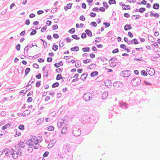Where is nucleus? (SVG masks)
<instances>
[{"label":"nucleus","instance_id":"680f3d73","mask_svg":"<svg viewBox=\"0 0 160 160\" xmlns=\"http://www.w3.org/2000/svg\"><path fill=\"white\" fill-rule=\"evenodd\" d=\"M90 16L91 17L93 18L96 16V14L95 12H91L90 13Z\"/></svg>","mask_w":160,"mask_h":160},{"label":"nucleus","instance_id":"20e7f679","mask_svg":"<svg viewBox=\"0 0 160 160\" xmlns=\"http://www.w3.org/2000/svg\"><path fill=\"white\" fill-rule=\"evenodd\" d=\"M63 151L66 154L68 153L71 151L70 146L69 144H65L63 146Z\"/></svg>","mask_w":160,"mask_h":160},{"label":"nucleus","instance_id":"69168bd1","mask_svg":"<svg viewBox=\"0 0 160 160\" xmlns=\"http://www.w3.org/2000/svg\"><path fill=\"white\" fill-rule=\"evenodd\" d=\"M119 52V49L118 48H117L114 49L112 51V53H118Z\"/></svg>","mask_w":160,"mask_h":160},{"label":"nucleus","instance_id":"bb28decb","mask_svg":"<svg viewBox=\"0 0 160 160\" xmlns=\"http://www.w3.org/2000/svg\"><path fill=\"white\" fill-rule=\"evenodd\" d=\"M30 71V68H27L25 70V76L24 77V78H25V76H27L28 74L29 73V72Z\"/></svg>","mask_w":160,"mask_h":160},{"label":"nucleus","instance_id":"4468645a","mask_svg":"<svg viewBox=\"0 0 160 160\" xmlns=\"http://www.w3.org/2000/svg\"><path fill=\"white\" fill-rule=\"evenodd\" d=\"M86 34H87L89 37H91L92 36V34L91 31L89 29H87L85 31Z\"/></svg>","mask_w":160,"mask_h":160},{"label":"nucleus","instance_id":"5fc2aeb1","mask_svg":"<svg viewBox=\"0 0 160 160\" xmlns=\"http://www.w3.org/2000/svg\"><path fill=\"white\" fill-rule=\"evenodd\" d=\"M41 84V81H38L36 84V87H39L40 86Z\"/></svg>","mask_w":160,"mask_h":160},{"label":"nucleus","instance_id":"774afa93","mask_svg":"<svg viewBox=\"0 0 160 160\" xmlns=\"http://www.w3.org/2000/svg\"><path fill=\"white\" fill-rule=\"evenodd\" d=\"M49 154V152L48 151H46L43 154L44 157H47Z\"/></svg>","mask_w":160,"mask_h":160},{"label":"nucleus","instance_id":"f03ea898","mask_svg":"<svg viewBox=\"0 0 160 160\" xmlns=\"http://www.w3.org/2000/svg\"><path fill=\"white\" fill-rule=\"evenodd\" d=\"M141 82V79L138 77L134 78L131 81V83L134 86H136L140 84Z\"/></svg>","mask_w":160,"mask_h":160},{"label":"nucleus","instance_id":"864d4df0","mask_svg":"<svg viewBox=\"0 0 160 160\" xmlns=\"http://www.w3.org/2000/svg\"><path fill=\"white\" fill-rule=\"evenodd\" d=\"M34 46H35L36 47H37V45H36V44L35 43H32L31 45H28V47H29V48H31L33 47Z\"/></svg>","mask_w":160,"mask_h":160},{"label":"nucleus","instance_id":"c85d7f7f","mask_svg":"<svg viewBox=\"0 0 160 160\" xmlns=\"http://www.w3.org/2000/svg\"><path fill=\"white\" fill-rule=\"evenodd\" d=\"M58 49V46L55 44L54 43L53 44L52 49L54 51H56Z\"/></svg>","mask_w":160,"mask_h":160},{"label":"nucleus","instance_id":"8fccbe9b","mask_svg":"<svg viewBox=\"0 0 160 160\" xmlns=\"http://www.w3.org/2000/svg\"><path fill=\"white\" fill-rule=\"evenodd\" d=\"M18 128L21 130H23L24 129V125L22 124L20 125L18 127Z\"/></svg>","mask_w":160,"mask_h":160},{"label":"nucleus","instance_id":"2eb2a0df","mask_svg":"<svg viewBox=\"0 0 160 160\" xmlns=\"http://www.w3.org/2000/svg\"><path fill=\"white\" fill-rule=\"evenodd\" d=\"M72 3H69L66 6L64 7V9L66 11H67L68 9H70L72 8Z\"/></svg>","mask_w":160,"mask_h":160},{"label":"nucleus","instance_id":"f3484780","mask_svg":"<svg viewBox=\"0 0 160 160\" xmlns=\"http://www.w3.org/2000/svg\"><path fill=\"white\" fill-rule=\"evenodd\" d=\"M63 64L62 63V61H60L58 63H55L54 64V66L55 68H59V67L61 66H63Z\"/></svg>","mask_w":160,"mask_h":160},{"label":"nucleus","instance_id":"a211bd4d","mask_svg":"<svg viewBox=\"0 0 160 160\" xmlns=\"http://www.w3.org/2000/svg\"><path fill=\"white\" fill-rule=\"evenodd\" d=\"M129 42H130V43H131V44L133 43L134 44H137L139 43L137 39L136 38H134L131 41H130Z\"/></svg>","mask_w":160,"mask_h":160},{"label":"nucleus","instance_id":"72a5a7b5","mask_svg":"<svg viewBox=\"0 0 160 160\" xmlns=\"http://www.w3.org/2000/svg\"><path fill=\"white\" fill-rule=\"evenodd\" d=\"M63 77L61 74H58L57 75L56 79L57 80H59L61 79H62Z\"/></svg>","mask_w":160,"mask_h":160},{"label":"nucleus","instance_id":"13d9d810","mask_svg":"<svg viewBox=\"0 0 160 160\" xmlns=\"http://www.w3.org/2000/svg\"><path fill=\"white\" fill-rule=\"evenodd\" d=\"M53 36L54 38L57 39L59 38V35L57 33H54L53 34Z\"/></svg>","mask_w":160,"mask_h":160},{"label":"nucleus","instance_id":"6ab92c4d","mask_svg":"<svg viewBox=\"0 0 160 160\" xmlns=\"http://www.w3.org/2000/svg\"><path fill=\"white\" fill-rule=\"evenodd\" d=\"M32 139V141L35 145L38 144L39 143V141L38 140V139L36 136H34Z\"/></svg>","mask_w":160,"mask_h":160},{"label":"nucleus","instance_id":"473e14b6","mask_svg":"<svg viewBox=\"0 0 160 160\" xmlns=\"http://www.w3.org/2000/svg\"><path fill=\"white\" fill-rule=\"evenodd\" d=\"M29 47H28V45L27 46H26V47H25V48L24 49V54H26V53L27 56H28V52L29 50Z\"/></svg>","mask_w":160,"mask_h":160},{"label":"nucleus","instance_id":"2f4dec72","mask_svg":"<svg viewBox=\"0 0 160 160\" xmlns=\"http://www.w3.org/2000/svg\"><path fill=\"white\" fill-rule=\"evenodd\" d=\"M67 130V128L66 127H64L62 130L61 133L62 134H64L66 132V131Z\"/></svg>","mask_w":160,"mask_h":160},{"label":"nucleus","instance_id":"c03bdc74","mask_svg":"<svg viewBox=\"0 0 160 160\" xmlns=\"http://www.w3.org/2000/svg\"><path fill=\"white\" fill-rule=\"evenodd\" d=\"M47 27L46 25H45L42 27L41 29V31L42 32H45V30L47 29Z\"/></svg>","mask_w":160,"mask_h":160},{"label":"nucleus","instance_id":"49530a36","mask_svg":"<svg viewBox=\"0 0 160 160\" xmlns=\"http://www.w3.org/2000/svg\"><path fill=\"white\" fill-rule=\"evenodd\" d=\"M90 25L94 27H96L97 26V24L95 22H91Z\"/></svg>","mask_w":160,"mask_h":160},{"label":"nucleus","instance_id":"de8ad7c7","mask_svg":"<svg viewBox=\"0 0 160 160\" xmlns=\"http://www.w3.org/2000/svg\"><path fill=\"white\" fill-rule=\"evenodd\" d=\"M58 28V26L57 24L54 25L52 27V29L53 30H55Z\"/></svg>","mask_w":160,"mask_h":160},{"label":"nucleus","instance_id":"ddd939ff","mask_svg":"<svg viewBox=\"0 0 160 160\" xmlns=\"http://www.w3.org/2000/svg\"><path fill=\"white\" fill-rule=\"evenodd\" d=\"M88 76V74L87 73H85L83 74L81 76V79L83 81H84L87 78Z\"/></svg>","mask_w":160,"mask_h":160},{"label":"nucleus","instance_id":"aec40b11","mask_svg":"<svg viewBox=\"0 0 160 160\" xmlns=\"http://www.w3.org/2000/svg\"><path fill=\"white\" fill-rule=\"evenodd\" d=\"M159 8V5L158 3H155L152 6V8L155 9H158Z\"/></svg>","mask_w":160,"mask_h":160},{"label":"nucleus","instance_id":"052dcab7","mask_svg":"<svg viewBox=\"0 0 160 160\" xmlns=\"http://www.w3.org/2000/svg\"><path fill=\"white\" fill-rule=\"evenodd\" d=\"M49 71L48 70L46 72H44L43 76L45 77H48V76Z\"/></svg>","mask_w":160,"mask_h":160},{"label":"nucleus","instance_id":"ea45409f","mask_svg":"<svg viewBox=\"0 0 160 160\" xmlns=\"http://www.w3.org/2000/svg\"><path fill=\"white\" fill-rule=\"evenodd\" d=\"M54 129V128L53 126H49L48 127V128L47 129V130H48L49 131H53Z\"/></svg>","mask_w":160,"mask_h":160},{"label":"nucleus","instance_id":"423d86ee","mask_svg":"<svg viewBox=\"0 0 160 160\" xmlns=\"http://www.w3.org/2000/svg\"><path fill=\"white\" fill-rule=\"evenodd\" d=\"M113 86L116 88L122 87L123 86V83L120 81H117L113 83Z\"/></svg>","mask_w":160,"mask_h":160},{"label":"nucleus","instance_id":"cd10ccee","mask_svg":"<svg viewBox=\"0 0 160 160\" xmlns=\"http://www.w3.org/2000/svg\"><path fill=\"white\" fill-rule=\"evenodd\" d=\"M10 126H11V125L9 123H8L5 125H4V126H2V130H5V129H6L7 128H8L10 127Z\"/></svg>","mask_w":160,"mask_h":160},{"label":"nucleus","instance_id":"f704fd0d","mask_svg":"<svg viewBox=\"0 0 160 160\" xmlns=\"http://www.w3.org/2000/svg\"><path fill=\"white\" fill-rule=\"evenodd\" d=\"M141 74L144 76H146L148 75L147 72L145 70H142L141 72Z\"/></svg>","mask_w":160,"mask_h":160},{"label":"nucleus","instance_id":"bf43d9fd","mask_svg":"<svg viewBox=\"0 0 160 160\" xmlns=\"http://www.w3.org/2000/svg\"><path fill=\"white\" fill-rule=\"evenodd\" d=\"M142 58L141 57L140 58H134V60L135 61H143V60L142 59Z\"/></svg>","mask_w":160,"mask_h":160},{"label":"nucleus","instance_id":"39448f33","mask_svg":"<svg viewBox=\"0 0 160 160\" xmlns=\"http://www.w3.org/2000/svg\"><path fill=\"white\" fill-rule=\"evenodd\" d=\"M131 72L129 70H124L122 71L120 74L123 77H127L131 75Z\"/></svg>","mask_w":160,"mask_h":160},{"label":"nucleus","instance_id":"338daca9","mask_svg":"<svg viewBox=\"0 0 160 160\" xmlns=\"http://www.w3.org/2000/svg\"><path fill=\"white\" fill-rule=\"evenodd\" d=\"M41 74L40 73H38L37 75H36L35 76V77L38 79H40L41 78Z\"/></svg>","mask_w":160,"mask_h":160},{"label":"nucleus","instance_id":"9d476101","mask_svg":"<svg viewBox=\"0 0 160 160\" xmlns=\"http://www.w3.org/2000/svg\"><path fill=\"white\" fill-rule=\"evenodd\" d=\"M147 71L148 72V74L151 76H153L155 73V71L153 68H148Z\"/></svg>","mask_w":160,"mask_h":160},{"label":"nucleus","instance_id":"c9c22d12","mask_svg":"<svg viewBox=\"0 0 160 160\" xmlns=\"http://www.w3.org/2000/svg\"><path fill=\"white\" fill-rule=\"evenodd\" d=\"M18 145L21 148H23L25 146V144L24 142L20 141V142L19 143Z\"/></svg>","mask_w":160,"mask_h":160},{"label":"nucleus","instance_id":"6e6d98bb","mask_svg":"<svg viewBox=\"0 0 160 160\" xmlns=\"http://www.w3.org/2000/svg\"><path fill=\"white\" fill-rule=\"evenodd\" d=\"M29 141H30V142L28 143V145L29 146H31V147L32 146H33L34 144V143H33L34 142L32 141V140H30V139H29Z\"/></svg>","mask_w":160,"mask_h":160},{"label":"nucleus","instance_id":"0e129e2a","mask_svg":"<svg viewBox=\"0 0 160 160\" xmlns=\"http://www.w3.org/2000/svg\"><path fill=\"white\" fill-rule=\"evenodd\" d=\"M81 38L82 39L84 38L87 37L86 34L85 33L83 32L82 33L81 35Z\"/></svg>","mask_w":160,"mask_h":160},{"label":"nucleus","instance_id":"6e6552de","mask_svg":"<svg viewBox=\"0 0 160 160\" xmlns=\"http://www.w3.org/2000/svg\"><path fill=\"white\" fill-rule=\"evenodd\" d=\"M66 122L67 121L65 120H63V121L61 122L58 121L57 122V126L58 128H60L62 127L63 125H65Z\"/></svg>","mask_w":160,"mask_h":160},{"label":"nucleus","instance_id":"58836bf2","mask_svg":"<svg viewBox=\"0 0 160 160\" xmlns=\"http://www.w3.org/2000/svg\"><path fill=\"white\" fill-rule=\"evenodd\" d=\"M108 3L110 5L112 4H116V1L115 0H109L108 1Z\"/></svg>","mask_w":160,"mask_h":160},{"label":"nucleus","instance_id":"1a4fd4ad","mask_svg":"<svg viewBox=\"0 0 160 160\" xmlns=\"http://www.w3.org/2000/svg\"><path fill=\"white\" fill-rule=\"evenodd\" d=\"M57 142V140L56 139H53L49 143L48 145V148H51Z\"/></svg>","mask_w":160,"mask_h":160},{"label":"nucleus","instance_id":"a19ab883","mask_svg":"<svg viewBox=\"0 0 160 160\" xmlns=\"http://www.w3.org/2000/svg\"><path fill=\"white\" fill-rule=\"evenodd\" d=\"M102 4L103 6L106 8V9H107L108 7L109 6L107 4V3L105 2H103L102 3Z\"/></svg>","mask_w":160,"mask_h":160},{"label":"nucleus","instance_id":"f8f14e48","mask_svg":"<svg viewBox=\"0 0 160 160\" xmlns=\"http://www.w3.org/2000/svg\"><path fill=\"white\" fill-rule=\"evenodd\" d=\"M104 83L105 85L108 87L109 86H110L112 84V81L110 80H106L104 82Z\"/></svg>","mask_w":160,"mask_h":160},{"label":"nucleus","instance_id":"0eeeda50","mask_svg":"<svg viewBox=\"0 0 160 160\" xmlns=\"http://www.w3.org/2000/svg\"><path fill=\"white\" fill-rule=\"evenodd\" d=\"M10 152H11V154L12 155L13 158L16 159L18 157L17 152L13 148H12Z\"/></svg>","mask_w":160,"mask_h":160},{"label":"nucleus","instance_id":"4d7b16f0","mask_svg":"<svg viewBox=\"0 0 160 160\" xmlns=\"http://www.w3.org/2000/svg\"><path fill=\"white\" fill-rule=\"evenodd\" d=\"M21 46L19 44H18L16 46V48L17 51H19L20 49Z\"/></svg>","mask_w":160,"mask_h":160},{"label":"nucleus","instance_id":"09e8293b","mask_svg":"<svg viewBox=\"0 0 160 160\" xmlns=\"http://www.w3.org/2000/svg\"><path fill=\"white\" fill-rule=\"evenodd\" d=\"M103 24L105 25L106 28L109 27L110 26V23L109 22H104L103 23Z\"/></svg>","mask_w":160,"mask_h":160},{"label":"nucleus","instance_id":"dca6fc26","mask_svg":"<svg viewBox=\"0 0 160 160\" xmlns=\"http://www.w3.org/2000/svg\"><path fill=\"white\" fill-rule=\"evenodd\" d=\"M132 26L130 24H126L124 27V29L126 31H128L132 29Z\"/></svg>","mask_w":160,"mask_h":160},{"label":"nucleus","instance_id":"412c9836","mask_svg":"<svg viewBox=\"0 0 160 160\" xmlns=\"http://www.w3.org/2000/svg\"><path fill=\"white\" fill-rule=\"evenodd\" d=\"M141 17V16L139 15H133L132 17V19L133 20H136L138 19Z\"/></svg>","mask_w":160,"mask_h":160},{"label":"nucleus","instance_id":"5701e85b","mask_svg":"<svg viewBox=\"0 0 160 160\" xmlns=\"http://www.w3.org/2000/svg\"><path fill=\"white\" fill-rule=\"evenodd\" d=\"M98 71H95L91 72L90 73V76L91 77H94L98 75Z\"/></svg>","mask_w":160,"mask_h":160},{"label":"nucleus","instance_id":"a878e982","mask_svg":"<svg viewBox=\"0 0 160 160\" xmlns=\"http://www.w3.org/2000/svg\"><path fill=\"white\" fill-rule=\"evenodd\" d=\"M23 69L22 67H19L17 69L18 72L19 73H23Z\"/></svg>","mask_w":160,"mask_h":160},{"label":"nucleus","instance_id":"7ed1b4c3","mask_svg":"<svg viewBox=\"0 0 160 160\" xmlns=\"http://www.w3.org/2000/svg\"><path fill=\"white\" fill-rule=\"evenodd\" d=\"M83 98L85 101H88L92 98V95L90 92L86 93L83 95Z\"/></svg>","mask_w":160,"mask_h":160},{"label":"nucleus","instance_id":"9b49d317","mask_svg":"<svg viewBox=\"0 0 160 160\" xmlns=\"http://www.w3.org/2000/svg\"><path fill=\"white\" fill-rule=\"evenodd\" d=\"M119 105L120 107L123 109H126L128 108V105L126 103L123 102H119Z\"/></svg>","mask_w":160,"mask_h":160},{"label":"nucleus","instance_id":"603ef678","mask_svg":"<svg viewBox=\"0 0 160 160\" xmlns=\"http://www.w3.org/2000/svg\"><path fill=\"white\" fill-rule=\"evenodd\" d=\"M79 19L80 20L84 21L85 20V18L83 15H81L79 18Z\"/></svg>","mask_w":160,"mask_h":160},{"label":"nucleus","instance_id":"4be33fe9","mask_svg":"<svg viewBox=\"0 0 160 160\" xmlns=\"http://www.w3.org/2000/svg\"><path fill=\"white\" fill-rule=\"evenodd\" d=\"M122 6H124L127 8H123V7H122V9L124 10H126V9L130 10L131 9V7L129 5H126L124 4H123L122 5Z\"/></svg>","mask_w":160,"mask_h":160},{"label":"nucleus","instance_id":"4c0bfd02","mask_svg":"<svg viewBox=\"0 0 160 160\" xmlns=\"http://www.w3.org/2000/svg\"><path fill=\"white\" fill-rule=\"evenodd\" d=\"M146 10V9L144 8H141L139 9V12L141 13H143Z\"/></svg>","mask_w":160,"mask_h":160},{"label":"nucleus","instance_id":"b1692460","mask_svg":"<svg viewBox=\"0 0 160 160\" xmlns=\"http://www.w3.org/2000/svg\"><path fill=\"white\" fill-rule=\"evenodd\" d=\"M108 96V92L107 91H105L102 95V98L103 99H106Z\"/></svg>","mask_w":160,"mask_h":160},{"label":"nucleus","instance_id":"c756f323","mask_svg":"<svg viewBox=\"0 0 160 160\" xmlns=\"http://www.w3.org/2000/svg\"><path fill=\"white\" fill-rule=\"evenodd\" d=\"M82 50L84 52H88L90 51V49L89 47L83 48H82Z\"/></svg>","mask_w":160,"mask_h":160},{"label":"nucleus","instance_id":"79ce46f5","mask_svg":"<svg viewBox=\"0 0 160 160\" xmlns=\"http://www.w3.org/2000/svg\"><path fill=\"white\" fill-rule=\"evenodd\" d=\"M44 118H41L36 122V123L38 125L40 123L42 122Z\"/></svg>","mask_w":160,"mask_h":160},{"label":"nucleus","instance_id":"3c124183","mask_svg":"<svg viewBox=\"0 0 160 160\" xmlns=\"http://www.w3.org/2000/svg\"><path fill=\"white\" fill-rule=\"evenodd\" d=\"M91 59H87V60H83V62L84 63H87L91 62Z\"/></svg>","mask_w":160,"mask_h":160},{"label":"nucleus","instance_id":"393cba45","mask_svg":"<svg viewBox=\"0 0 160 160\" xmlns=\"http://www.w3.org/2000/svg\"><path fill=\"white\" fill-rule=\"evenodd\" d=\"M71 51H74L75 50L76 51H78L79 50V47L78 46H75L74 47L71 48L70 49Z\"/></svg>","mask_w":160,"mask_h":160},{"label":"nucleus","instance_id":"e433bc0d","mask_svg":"<svg viewBox=\"0 0 160 160\" xmlns=\"http://www.w3.org/2000/svg\"><path fill=\"white\" fill-rule=\"evenodd\" d=\"M59 82H56L52 84V88H55L58 87L59 86Z\"/></svg>","mask_w":160,"mask_h":160},{"label":"nucleus","instance_id":"f257e3e1","mask_svg":"<svg viewBox=\"0 0 160 160\" xmlns=\"http://www.w3.org/2000/svg\"><path fill=\"white\" fill-rule=\"evenodd\" d=\"M72 133L74 136H78L81 133V130L78 127L74 126L72 128Z\"/></svg>","mask_w":160,"mask_h":160},{"label":"nucleus","instance_id":"7c9ffc66","mask_svg":"<svg viewBox=\"0 0 160 160\" xmlns=\"http://www.w3.org/2000/svg\"><path fill=\"white\" fill-rule=\"evenodd\" d=\"M71 37L77 40H79L80 39V38L76 34H73L72 35Z\"/></svg>","mask_w":160,"mask_h":160},{"label":"nucleus","instance_id":"e2e57ef3","mask_svg":"<svg viewBox=\"0 0 160 160\" xmlns=\"http://www.w3.org/2000/svg\"><path fill=\"white\" fill-rule=\"evenodd\" d=\"M56 71L57 73H59V72H62L63 70V68H58L56 69Z\"/></svg>","mask_w":160,"mask_h":160},{"label":"nucleus","instance_id":"a18cd8bd","mask_svg":"<svg viewBox=\"0 0 160 160\" xmlns=\"http://www.w3.org/2000/svg\"><path fill=\"white\" fill-rule=\"evenodd\" d=\"M75 32V30L74 28H72L68 31V32L71 33H73Z\"/></svg>","mask_w":160,"mask_h":160},{"label":"nucleus","instance_id":"37998d69","mask_svg":"<svg viewBox=\"0 0 160 160\" xmlns=\"http://www.w3.org/2000/svg\"><path fill=\"white\" fill-rule=\"evenodd\" d=\"M32 31L31 32L30 35L32 36L35 34L37 33V31L34 29H32Z\"/></svg>","mask_w":160,"mask_h":160}]
</instances>
